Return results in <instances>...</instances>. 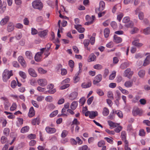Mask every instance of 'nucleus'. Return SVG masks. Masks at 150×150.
Masks as SVG:
<instances>
[{
    "label": "nucleus",
    "instance_id": "nucleus-1",
    "mask_svg": "<svg viewBox=\"0 0 150 150\" xmlns=\"http://www.w3.org/2000/svg\"><path fill=\"white\" fill-rule=\"evenodd\" d=\"M13 75L12 71H9L7 69H5L2 74V78L3 81L6 82L10 78L11 76Z\"/></svg>",
    "mask_w": 150,
    "mask_h": 150
},
{
    "label": "nucleus",
    "instance_id": "nucleus-2",
    "mask_svg": "<svg viewBox=\"0 0 150 150\" xmlns=\"http://www.w3.org/2000/svg\"><path fill=\"white\" fill-rule=\"evenodd\" d=\"M32 5L34 8L39 10H41L43 6L42 3L40 0H36L33 1L32 3Z\"/></svg>",
    "mask_w": 150,
    "mask_h": 150
},
{
    "label": "nucleus",
    "instance_id": "nucleus-3",
    "mask_svg": "<svg viewBox=\"0 0 150 150\" xmlns=\"http://www.w3.org/2000/svg\"><path fill=\"white\" fill-rule=\"evenodd\" d=\"M46 48H43L40 50V52H37L35 57V61L37 62H40L41 59V55L43 53L45 50Z\"/></svg>",
    "mask_w": 150,
    "mask_h": 150
},
{
    "label": "nucleus",
    "instance_id": "nucleus-4",
    "mask_svg": "<svg viewBox=\"0 0 150 150\" xmlns=\"http://www.w3.org/2000/svg\"><path fill=\"white\" fill-rule=\"evenodd\" d=\"M143 113V111L139 108H134L133 109L132 111V113L133 115L136 116L137 115L141 116Z\"/></svg>",
    "mask_w": 150,
    "mask_h": 150
},
{
    "label": "nucleus",
    "instance_id": "nucleus-5",
    "mask_svg": "<svg viewBox=\"0 0 150 150\" xmlns=\"http://www.w3.org/2000/svg\"><path fill=\"white\" fill-rule=\"evenodd\" d=\"M6 2L3 1L2 3L1 0H0V13H3L6 10Z\"/></svg>",
    "mask_w": 150,
    "mask_h": 150
},
{
    "label": "nucleus",
    "instance_id": "nucleus-6",
    "mask_svg": "<svg viewBox=\"0 0 150 150\" xmlns=\"http://www.w3.org/2000/svg\"><path fill=\"white\" fill-rule=\"evenodd\" d=\"M133 74V71H131V69L129 68H127L125 70L124 73V76L125 77H127L130 79Z\"/></svg>",
    "mask_w": 150,
    "mask_h": 150
},
{
    "label": "nucleus",
    "instance_id": "nucleus-7",
    "mask_svg": "<svg viewBox=\"0 0 150 150\" xmlns=\"http://www.w3.org/2000/svg\"><path fill=\"white\" fill-rule=\"evenodd\" d=\"M54 85L52 84H50L48 85L47 86V89L49 90L48 92L51 94H53L56 92V90L54 88Z\"/></svg>",
    "mask_w": 150,
    "mask_h": 150
},
{
    "label": "nucleus",
    "instance_id": "nucleus-8",
    "mask_svg": "<svg viewBox=\"0 0 150 150\" xmlns=\"http://www.w3.org/2000/svg\"><path fill=\"white\" fill-rule=\"evenodd\" d=\"M37 82L39 85L42 87L45 86L47 83V80L45 79H39Z\"/></svg>",
    "mask_w": 150,
    "mask_h": 150
},
{
    "label": "nucleus",
    "instance_id": "nucleus-9",
    "mask_svg": "<svg viewBox=\"0 0 150 150\" xmlns=\"http://www.w3.org/2000/svg\"><path fill=\"white\" fill-rule=\"evenodd\" d=\"M29 74L31 76L33 77H36L37 76V74L35 70L31 68H30L28 69Z\"/></svg>",
    "mask_w": 150,
    "mask_h": 150
},
{
    "label": "nucleus",
    "instance_id": "nucleus-10",
    "mask_svg": "<svg viewBox=\"0 0 150 150\" xmlns=\"http://www.w3.org/2000/svg\"><path fill=\"white\" fill-rule=\"evenodd\" d=\"M95 80L93 81V83L94 84H96L100 82L102 79V76L99 74L95 77Z\"/></svg>",
    "mask_w": 150,
    "mask_h": 150
},
{
    "label": "nucleus",
    "instance_id": "nucleus-11",
    "mask_svg": "<svg viewBox=\"0 0 150 150\" xmlns=\"http://www.w3.org/2000/svg\"><path fill=\"white\" fill-rule=\"evenodd\" d=\"M14 29V25L13 23L12 22H9L7 25V30L9 32H11L13 31Z\"/></svg>",
    "mask_w": 150,
    "mask_h": 150
},
{
    "label": "nucleus",
    "instance_id": "nucleus-12",
    "mask_svg": "<svg viewBox=\"0 0 150 150\" xmlns=\"http://www.w3.org/2000/svg\"><path fill=\"white\" fill-rule=\"evenodd\" d=\"M81 26V25H80L77 24L74 25V28L80 33H83L85 30L84 28L82 27Z\"/></svg>",
    "mask_w": 150,
    "mask_h": 150
},
{
    "label": "nucleus",
    "instance_id": "nucleus-13",
    "mask_svg": "<svg viewBox=\"0 0 150 150\" xmlns=\"http://www.w3.org/2000/svg\"><path fill=\"white\" fill-rule=\"evenodd\" d=\"M45 130L49 134H53L56 132V129L54 128H51L49 127H46Z\"/></svg>",
    "mask_w": 150,
    "mask_h": 150
},
{
    "label": "nucleus",
    "instance_id": "nucleus-14",
    "mask_svg": "<svg viewBox=\"0 0 150 150\" xmlns=\"http://www.w3.org/2000/svg\"><path fill=\"white\" fill-rule=\"evenodd\" d=\"M139 39L135 40L132 42V44L133 45L137 47H141L143 45V44L142 43H139Z\"/></svg>",
    "mask_w": 150,
    "mask_h": 150
},
{
    "label": "nucleus",
    "instance_id": "nucleus-15",
    "mask_svg": "<svg viewBox=\"0 0 150 150\" xmlns=\"http://www.w3.org/2000/svg\"><path fill=\"white\" fill-rule=\"evenodd\" d=\"M48 32L47 30H44L43 31L39 32L38 33V35L40 37L44 38L47 34Z\"/></svg>",
    "mask_w": 150,
    "mask_h": 150
},
{
    "label": "nucleus",
    "instance_id": "nucleus-16",
    "mask_svg": "<svg viewBox=\"0 0 150 150\" xmlns=\"http://www.w3.org/2000/svg\"><path fill=\"white\" fill-rule=\"evenodd\" d=\"M78 96V93L76 92H74L71 93L69 96V99L71 100L75 99Z\"/></svg>",
    "mask_w": 150,
    "mask_h": 150
},
{
    "label": "nucleus",
    "instance_id": "nucleus-17",
    "mask_svg": "<svg viewBox=\"0 0 150 150\" xmlns=\"http://www.w3.org/2000/svg\"><path fill=\"white\" fill-rule=\"evenodd\" d=\"M9 18L8 16H5L4 18L2 19L0 22V24L1 25H4L5 24L9 21Z\"/></svg>",
    "mask_w": 150,
    "mask_h": 150
},
{
    "label": "nucleus",
    "instance_id": "nucleus-18",
    "mask_svg": "<svg viewBox=\"0 0 150 150\" xmlns=\"http://www.w3.org/2000/svg\"><path fill=\"white\" fill-rule=\"evenodd\" d=\"M122 39L117 36L116 35H115L114 36V41L117 43H119L122 42Z\"/></svg>",
    "mask_w": 150,
    "mask_h": 150
},
{
    "label": "nucleus",
    "instance_id": "nucleus-19",
    "mask_svg": "<svg viewBox=\"0 0 150 150\" xmlns=\"http://www.w3.org/2000/svg\"><path fill=\"white\" fill-rule=\"evenodd\" d=\"M133 84V81H125L124 83V86L127 88H129L131 87Z\"/></svg>",
    "mask_w": 150,
    "mask_h": 150
},
{
    "label": "nucleus",
    "instance_id": "nucleus-20",
    "mask_svg": "<svg viewBox=\"0 0 150 150\" xmlns=\"http://www.w3.org/2000/svg\"><path fill=\"white\" fill-rule=\"evenodd\" d=\"M91 82L89 81L87 83H83L81 84V86L83 88H87L91 86Z\"/></svg>",
    "mask_w": 150,
    "mask_h": 150
},
{
    "label": "nucleus",
    "instance_id": "nucleus-21",
    "mask_svg": "<svg viewBox=\"0 0 150 150\" xmlns=\"http://www.w3.org/2000/svg\"><path fill=\"white\" fill-rule=\"evenodd\" d=\"M150 63V55L148 56L144 61L143 65L146 66Z\"/></svg>",
    "mask_w": 150,
    "mask_h": 150
},
{
    "label": "nucleus",
    "instance_id": "nucleus-22",
    "mask_svg": "<svg viewBox=\"0 0 150 150\" xmlns=\"http://www.w3.org/2000/svg\"><path fill=\"white\" fill-rule=\"evenodd\" d=\"M35 115V111L33 107H30L29 109L28 116L30 117H32L34 116Z\"/></svg>",
    "mask_w": 150,
    "mask_h": 150
},
{
    "label": "nucleus",
    "instance_id": "nucleus-23",
    "mask_svg": "<svg viewBox=\"0 0 150 150\" xmlns=\"http://www.w3.org/2000/svg\"><path fill=\"white\" fill-rule=\"evenodd\" d=\"M109 125L111 127H115L120 125V124L115 123L111 121L108 122Z\"/></svg>",
    "mask_w": 150,
    "mask_h": 150
},
{
    "label": "nucleus",
    "instance_id": "nucleus-24",
    "mask_svg": "<svg viewBox=\"0 0 150 150\" xmlns=\"http://www.w3.org/2000/svg\"><path fill=\"white\" fill-rule=\"evenodd\" d=\"M105 7V3L103 1H100L99 4V10L100 11H101L103 10Z\"/></svg>",
    "mask_w": 150,
    "mask_h": 150
},
{
    "label": "nucleus",
    "instance_id": "nucleus-25",
    "mask_svg": "<svg viewBox=\"0 0 150 150\" xmlns=\"http://www.w3.org/2000/svg\"><path fill=\"white\" fill-rule=\"evenodd\" d=\"M129 63L128 62H125L121 65L120 67L122 69H124L127 67L129 66Z\"/></svg>",
    "mask_w": 150,
    "mask_h": 150
},
{
    "label": "nucleus",
    "instance_id": "nucleus-26",
    "mask_svg": "<svg viewBox=\"0 0 150 150\" xmlns=\"http://www.w3.org/2000/svg\"><path fill=\"white\" fill-rule=\"evenodd\" d=\"M25 54L26 57L30 59H31L33 58V55L32 53L30 51H26L25 52Z\"/></svg>",
    "mask_w": 150,
    "mask_h": 150
},
{
    "label": "nucleus",
    "instance_id": "nucleus-27",
    "mask_svg": "<svg viewBox=\"0 0 150 150\" xmlns=\"http://www.w3.org/2000/svg\"><path fill=\"white\" fill-rule=\"evenodd\" d=\"M89 59L88 61L89 62L93 61L96 60V56L93 53H92L89 57Z\"/></svg>",
    "mask_w": 150,
    "mask_h": 150
},
{
    "label": "nucleus",
    "instance_id": "nucleus-28",
    "mask_svg": "<svg viewBox=\"0 0 150 150\" xmlns=\"http://www.w3.org/2000/svg\"><path fill=\"white\" fill-rule=\"evenodd\" d=\"M78 102L77 101H73L71 105V108L72 110H74L77 107Z\"/></svg>",
    "mask_w": 150,
    "mask_h": 150
},
{
    "label": "nucleus",
    "instance_id": "nucleus-29",
    "mask_svg": "<svg viewBox=\"0 0 150 150\" xmlns=\"http://www.w3.org/2000/svg\"><path fill=\"white\" fill-rule=\"evenodd\" d=\"M29 129V127L28 126H25L22 127L21 130V132L22 133H24L28 132Z\"/></svg>",
    "mask_w": 150,
    "mask_h": 150
},
{
    "label": "nucleus",
    "instance_id": "nucleus-30",
    "mask_svg": "<svg viewBox=\"0 0 150 150\" xmlns=\"http://www.w3.org/2000/svg\"><path fill=\"white\" fill-rule=\"evenodd\" d=\"M97 115L98 112H97L92 111L90 112L89 117L93 119Z\"/></svg>",
    "mask_w": 150,
    "mask_h": 150
},
{
    "label": "nucleus",
    "instance_id": "nucleus-31",
    "mask_svg": "<svg viewBox=\"0 0 150 150\" xmlns=\"http://www.w3.org/2000/svg\"><path fill=\"white\" fill-rule=\"evenodd\" d=\"M102 113L104 116H107L109 113V110L106 107L103 108Z\"/></svg>",
    "mask_w": 150,
    "mask_h": 150
},
{
    "label": "nucleus",
    "instance_id": "nucleus-32",
    "mask_svg": "<svg viewBox=\"0 0 150 150\" xmlns=\"http://www.w3.org/2000/svg\"><path fill=\"white\" fill-rule=\"evenodd\" d=\"M104 35L105 38L108 37L110 34V30L109 28H105L104 31Z\"/></svg>",
    "mask_w": 150,
    "mask_h": 150
},
{
    "label": "nucleus",
    "instance_id": "nucleus-33",
    "mask_svg": "<svg viewBox=\"0 0 150 150\" xmlns=\"http://www.w3.org/2000/svg\"><path fill=\"white\" fill-rule=\"evenodd\" d=\"M127 134L125 131H122L121 132V137L123 140L125 142V141H127L126 139Z\"/></svg>",
    "mask_w": 150,
    "mask_h": 150
},
{
    "label": "nucleus",
    "instance_id": "nucleus-34",
    "mask_svg": "<svg viewBox=\"0 0 150 150\" xmlns=\"http://www.w3.org/2000/svg\"><path fill=\"white\" fill-rule=\"evenodd\" d=\"M39 117H37L35 119H34L32 121V124L33 125H35L36 124L39 125Z\"/></svg>",
    "mask_w": 150,
    "mask_h": 150
},
{
    "label": "nucleus",
    "instance_id": "nucleus-35",
    "mask_svg": "<svg viewBox=\"0 0 150 150\" xmlns=\"http://www.w3.org/2000/svg\"><path fill=\"white\" fill-rule=\"evenodd\" d=\"M23 120L22 118H18V121L17 122V126L18 127H20L23 124Z\"/></svg>",
    "mask_w": 150,
    "mask_h": 150
},
{
    "label": "nucleus",
    "instance_id": "nucleus-36",
    "mask_svg": "<svg viewBox=\"0 0 150 150\" xmlns=\"http://www.w3.org/2000/svg\"><path fill=\"white\" fill-rule=\"evenodd\" d=\"M143 33L145 35L150 34V27H147L143 30Z\"/></svg>",
    "mask_w": 150,
    "mask_h": 150
},
{
    "label": "nucleus",
    "instance_id": "nucleus-37",
    "mask_svg": "<svg viewBox=\"0 0 150 150\" xmlns=\"http://www.w3.org/2000/svg\"><path fill=\"white\" fill-rule=\"evenodd\" d=\"M138 74L140 77H143L145 75V71L143 70H141L138 72Z\"/></svg>",
    "mask_w": 150,
    "mask_h": 150
},
{
    "label": "nucleus",
    "instance_id": "nucleus-38",
    "mask_svg": "<svg viewBox=\"0 0 150 150\" xmlns=\"http://www.w3.org/2000/svg\"><path fill=\"white\" fill-rule=\"evenodd\" d=\"M19 75L23 79H25L26 78V74L22 71H20L19 72Z\"/></svg>",
    "mask_w": 150,
    "mask_h": 150
},
{
    "label": "nucleus",
    "instance_id": "nucleus-39",
    "mask_svg": "<svg viewBox=\"0 0 150 150\" xmlns=\"http://www.w3.org/2000/svg\"><path fill=\"white\" fill-rule=\"evenodd\" d=\"M110 25L111 27L113 29H115L117 28V24L116 23L115 21H112L110 23Z\"/></svg>",
    "mask_w": 150,
    "mask_h": 150
},
{
    "label": "nucleus",
    "instance_id": "nucleus-40",
    "mask_svg": "<svg viewBox=\"0 0 150 150\" xmlns=\"http://www.w3.org/2000/svg\"><path fill=\"white\" fill-rule=\"evenodd\" d=\"M116 73V72L115 71H113L111 74L109 76V79L110 80L113 79L115 76Z\"/></svg>",
    "mask_w": 150,
    "mask_h": 150
},
{
    "label": "nucleus",
    "instance_id": "nucleus-41",
    "mask_svg": "<svg viewBox=\"0 0 150 150\" xmlns=\"http://www.w3.org/2000/svg\"><path fill=\"white\" fill-rule=\"evenodd\" d=\"M129 143L127 141H125V150H131L130 147H128Z\"/></svg>",
    "mask_w": 150,
    "mask_h": 150
},
{
    "label": "nucleus",
    "instance_id": "nucleus-42",
    "mask_svg": "<svg viewBox=\"0 0 150 150\" xmlns=\"http://www.w3.org/2000/svg\"><path fill=\"white\" fill-rule=\"evenodd\" d=\"M139 30V29L136 28H134L130 31V33L131 34H134L137 33Z\"/></svg>",
    "mask_w": 150,
    "mask_h": 150
},
{
    "label": "nucleus",
    "instance_id": "nucleus-43",
    "mask_svg": "<svg viewBox=\"0 0 150 150\" xmlns=\"http://www.w3.org/2000/svg\"><path fill=\"white\" fill-rule=\"evenodd\" d=\"M118 127L115 129L114 131L116 133H119L122 130V126L118 125Z\"/></svg>",
    "mask_w": 150,
    "mask_h": 150
},
{
    "label": "nucleus",
    "instance_id": "nucleus-44",
    "mask_svg": "<svg viewBox=\"0 0 150 150\" xmlns=\"http://www.w3.org/2000/svg\"><path fill=\"white\" fill-rule=\"evenodd\" d=\"M58 110H55L52 112L50 115V117H52L55 116L58 113Z\"/></svg>",
    "mask_w": 150,
    "mask_h": 150
},
{
    "label": "nucleus",
    "instance_id": "nucleus-45",
    "mask_svg": "<svg viewBox=\"0 0 150 150\" xmlns=\"http://www.w3.org/2000/svg\"><path fill=\"white\" fill-rule=\"evenodd\" d=\"M79 74H76L74 78V83H76L79 80L80 78L78 76Z\"/></svg>",
    "mask_w": 150,
    "mask_h": 150
},
{
    "label": "nucleus",
    "instance_id": "nucleus-46",
    "mask_svg": "<svg viewBox=\"0 0 150 150\" xmlns=\"http://www.w3.org/2000/svg\"><path fill=\"white\" fill-rule=\"evenodd\" d=\"M95 18V16H92V20L90 21H88V22H86L85 23V25H89L92 24L93 23V21L94 20Z\"/></svg>",
    "mask_w": 150,
    "mask_h": 150
},
{
    "label": "nucleus",
    "instance_id": "nucleus-47",
    "mask_svg": "<svg viewBox=\"0 0 150 150\" xmlns=\"http://www.w3.org/2000/svg\"><path fill=\"white\" fill-rule=\"evenodd\" d=\"M38 71L39 73L41 74H44L47 72V71L45 70H44L41 67L38 68Z\"/></svg>",
    "mask_w": 150,
    "mask_h": 150
},
{
    "label": "nucleus",
    "instance_id": "nucleus-48",
    "mask_svg": "<svg viewBox=\"0 0 150 150\" xmlns=\"http://www.w3.org/2000/svg\"><path fill=\"white\" fill-rule=\"evenodd\" d=\"M138 17L140 20H143L144 18V13L142 12H140L138 14Z\"/></svg>",
    "mask_w": 150,
    "mask_h": 150
},
{
    "label": "nucleus",
    "instance_id": "nucleus-49",
    "mask_svg": "<svg viewBox=\"0 0 150 150\" xmlns=\"http://www.w3.org/2000/svg\"><path fill=\"white\" fill-rule=\"evenodd\" d=\"M105 142L103 140H101L98 143V145L99 147H101L104 146Z\"/></svg>",
    "mask_w": 150,
    "mask_h": 150
},
{
    "label": "nucleus",
    "instance_id": "nucleus-50",
    "mask_svg": "<svg viewBox=\"0 0 150 150\" xmlns=\"http://www.w3.org/2000/svg\"><path fill=\"white\" fill-rule=\"evenodd\" d=\"M130 21V18L128 16L125 17L123 18L122 21L124 23H126Z\"/></svg>",
    "mask_w": 150,
    "mask_h": 150
},
{
    "label": "nucleus",
    "instance_id": "nucleus-51",
    "mask_svg": "<svg viewBox=\"0 0 150 150\" xmlns=\"http://www.w3.org/2000/svg\"><path fill=\"white\" fill-rule=\"evenodd\" d=\"M45 100L47 101L51 102L52 101L53 98L52 96H48L45 98Z\"/></svg>",
    "mask_w": 150,
    "mask_h": 150
},
{
    "label": "nucleus",
    "instance_id": "nucleus-52",
    "mask_svg": "<svg viewBox=\"0 0 150 150\" xmlns=\"http://www.w3.org/2000/svg\"><path fill=\"white\" fill-rule=\"evenodd\" d=\"M116 113L120 118H122L123 117V114L122 112L120 110H117L115 112Z\"/></svg>",
    "mask_w": 150,
    "mask_h": 150
},
{
    "label": "nucleus",
    "instance_id": "nucleus-53",
    "mask_svg": "<svg viewBox=\"0 0 150 150\" xmlns=\"http://www.w3.org/2000/svg\"><path fill=\"white\" fill-rule=\"evenodd\" d=\"M89 42H90L88 40H85L83 42V44L84 45L85 47H88L89 44Z\"/></svg>",
    "mask_w": 150,
    "mask_h": 150
},
{
    "label": "nucleus",
    "instance_id": "nucleus-54",
    "mask_svg": "<svg viewBox=\"0 0 150 150\" xmlns=\"http://www.w3.org/2000/svg\"><path fill=\"white\" fill-rule=\"evenodd\" d=\"M123 16V14L122 13H120L117 15V19L119 21V22H120Z\"/></svg>",
    "mask_w": 150,
    "mask_h": 150
},
{
    "label": "nucleus",
    "instance_id": "nucleus-55",
    "mask_svg": "<svg viewBox=\"0 0 150 150\" xmlns=\"http://www.w3.org/2000/svg\"><path fill=\"white\" fill-rule=\"evenodd\" d=\"M67 134L68 132L66 130H64L61 134V137L63 138H64L67 136Z\"/></svg>",
    "mask_w": 150,
    "mask_h": 150
},
{
    "label": "nucleus",
    "instance_id": "nucleus-56",
    "mask_svg": "<svg viewBox=\"0 0 150 150\" xmlns=\"http://www.w3.org/2000/svg\"><path fill=\"white\" fill-rule=\"evenodd\" d=\"M93 68L97 69H101L102 68V66L100 64H97L94 66Z\"/></svg>",
    "mask_w": 150,
    "mask_h": 150
},
{
    "label": "nucleus",
    "instance_id": "nucleus-57",
    "mask_svg": "<svg viewBox=\"0 0 150 150\" xmlns=\"http://www.w3.org/2000/svg\"><path fill=\"white\" fill-rule=\"evenodd\" d=\"M16 107L17 105L16 104L14 103L12 104L11 106V107L10 110L11 111H14L16 108Z\"/></svg>",
    "mask_w": 150,
    "mask_h": 150
},
{
    "label": "nucleus",
    "instance_id": "nucleus-58",
    "mask_svg": "<svg viewBox=\"0 0 150 150\" xmlns=\"http://www.w3.org/2000/svg\"><path fill=\"white\" fill-rule=\"evenodd\" d=\"M16 85V82L15 80H14L12 81L11 83V86L12 88H15Z\"/></svg>",
    "mask_w": 150,
    "mask_h": 150
},
{
    "label": "nucleus",
    "instance_id": "nucleus-59",
    "mask_svg": "<svg viewBox=\"0 0 150 150\" xmlns=\"http://www.w3.org/2000/svg\"><path fill=\"white\" fill-rule=\"evenodd\" d=\"M7 141V138L5 136H2L1 138V141L2 144H4Z\"/></svg>",
    "mask_w": 150,
    "mask_h": 150
},
{
    "label": "nucleus",
    "instance_id": "nucleus-60",
    "mask_svg": "<svg viewBox=\"0 0 150 150\" xmlns=\"http://www.w3.org/2000/svg\"><path fill=\"white\" fill-rule=\"evenodd\" d=\"M38 30L34 28H31V34L32 35H34L38 34Z\"/></svg>",
    "mask_w": 150,
    "mask_h": 150
},
{
    "label": "nucleus",
    "instance_id": "nucleus-61",
    "mask_svg": "<svg viewBox=\"0 0 150 150\" xmlns=\"http://www.w3.org/2000/svg\"><path fill=\"white\" fill-rule=\"evenodd\" d=\"M133 23L131 21L129 23L125 25V26L127 28H132L133 27Z\"/></svg>",
    "mask_w": 150,
    "mask_h": 150
},
{
    "label": "nucleus",
    "instance_id": "nucleus-62",
    "mask_svg": "<svg viewBox=\"0 0 150 150\" xmlns=\"http://www.w3.org/2000/svg\"><path fill=\"white\" fill-rule=\"evenodd\" d=\"M79 150H90V149H88V146L87 145H84L79 148Z\"/></svg>",
    "mask_w": 150,
    "mask_h": 150
},
{
    "label": "nucleus",
    "instance_id": "nucleus-63",
    "mask_svg": "<svg viewBox=\"0 0 150 150\" xmlns=\"http://www.w3.org/2000/svg\"><path fill=\"white\" fill-rule=\"evenodd\" d=\"M107 96L109 98L112 99H113V94L112 92L110 91H108V93Z\"/></svg>",
    "mask_w": 150,
    "mask_h": 150
},
{
    "label": "nucleus",
    "instance_id": "nucleus-64",
    "mask_svg": "<svg viewBox=\"0 0 150 150\" xmlns=\"http://www.w3.org/2000/svg\"><path fill=\"white\" fill-rule=\"evenodd\" d=\"M9 129L8 128H5L4 129V134H5L6 135H8L9 133Z\"/></svg>",
    "mask_w": 150,
    "mask_h": 150
}]
</instances>
